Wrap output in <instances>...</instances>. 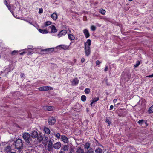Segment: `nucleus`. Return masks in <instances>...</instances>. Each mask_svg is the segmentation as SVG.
Listing matches in <instances>:
<instances>
[{"label":"nucleus","instance_id":"obj_1","mask_svg":"<svg viewBox=\"0 0 153 153\" xmlns=\"http://www.w3.org/2000/svg\"><path fill=\"white\" fill-rule=\"evenodd\" d=\"M24 142L20 139L18 138L14 141L13 144L15 146V149L17 152L18 153H23V149Z\"/></svg>","mask_w":153,"mask_h":153},{"label":"nucleus","instance_id":"obj_2","mask_svg":"<svg viewBox=\"0 0 153 153\" xmlns=\"http://www.w3.org/2000/svg\"><path fill=\"white\" fill-rule=\"evenodd\" d=\"M30 134L27 132H24L22 134V137L25 143L30 144L32 142V140L30 137Z\"/></svg>","mask_w":153,"mask_h":153},{"label":"nucleus","instance_id":"obj_3","mask_svg":"<svg viewBox=\"0 0 153 153\" xmlns=\"http://www.w3.org/2000/svg\"><path fill=\"white\" fill-rule=\"evenodd\" d=\"M85 50L86 56H88L91 53L90 47L87 46V45L85 42Z\"/></svg>","mask_w":153,"mask_h":153},{"label":"nucleus","instance_id":"obj_4","mask_svg":"<svg viewBox=\"0 0 153 153\" xmlns=\"http://www.w3.org/2000/svg\"><path fill=\"white\" fill-rule=\"evenodd\" d=\"M39 89L40 91H46L48 90H52L53 88L50 86H43L39 87Z\"/></svg>","mask_w":153,"mask_h":153},{"label":"nucleus","instance_id":"obj_5","mask_svg":"<svg viewBox=\"0 0 153 153\" xmlns=\"http://www.w3.org/2000/svg\"><path fill=\"white\" fill-rule=\"evenodd\" d=\"M54 51V48H47L44 49H42L41 51L44 52V54H48L51 53Z\"/></svg>","mask_w":153,"mask_h":153},{"label":"nucleus","instance_id":"obj_6","mask_svg":"<svg viewBox=\"0 0 153 153\" xmlns=\"http://www.w3.org/2000/svg\"><path fill=\"white\" fill-rule=\"evenodd\" d=\"M48 122L49 125H53L55 123L56 119L53 117H50L48 119Z\"/></svg>","mask_w":153,"mask_h":153},{"label":"nucleus","instance_id":"obj_7","mask_svg":"<svg viewBox=\"0 0 153 153\" xmlns=\"http://www.w3.org/2000/svg\"><path fill=\"white\" fill-rule=\"evenodd\" d=\"M38 134L37 132L35 130H34L30 133V136L32 138L35 139L38 136Z\"/></svg>","mask_w":153,"mask_h":153},{"label":"nucleus","instance_id":"obj_8","mask_svg":"<svg viewBox=\"0 0 153 153\" xmlns=\"http://www.w3.org/2000/svg\"><path fill=\"white\" fill-rule=\"evenodd\" d=\"M12 150L11 146L8 145L5 146L4 148V151L5 153H10Z\"/></svg>","mask_w":153,"mask_h":153},{"label":"nucleus","instance_id":"obj_9","mask_svg":"<svg viewBox=\"0 0 153 153\" xmlns=\"http://www.w3.org/2000/svg\"><path fill=\"white\" fill-rule=\"evenodd\" d=\"M67 33V31L65 30H63L60 31L59 34L57 35V36L58 38H60L62 36L65 35Z\"/></svg>","mask_w":153,"mask_h":153},{"label":"nucleus","instance_id":"obj_10","mask_svg":"<svg viewBox=\"0 0 153 153\" xmlns=\"http://www.w3.org/2000/svg\"><path fill=\"white\" fill-rule=\"evenodd\" d=\"M52 142L51 140H50L49 141V143L48 144L47 150L49 151H50L52 150L53 149V147H52Z\"/></svg>","mask_w":153,"mask_h":153},{"label":"nucleus","instance_id":"obj_11","mask_svg":"<svg viewBox=\"0 0 153 153\" xmlns=\"http://www.w3.org/2000/svg\"><path fill=\"white\" fill-rule=\"evenodd\" d=\"M51 30V32L55 33L57 31V30L56 28L54 25H52L48 27Z\"/></svg>","mask_w":153,"mask_h":153},{"label":"nucleus","instance_id":"obj_12","mask_svg":"<svg viewBox=\"0 0 153 153\" xmlns=\"http://www.w3.org/2000/svg\"><path fill=\"white\" fill-rule=\"evenodd\" d=\"M61 146V144L59 142H58L55 144L53 145V147L56 149H58Z\"/></svg>","mask_w":153,"mask_h":153},{"label":"nucleus","instance_id":"obj_13","mask_svg":"<svg viewBox=\"0 0 153 153\" xmlns=\"http://www.w3.org/2000/svg\"><path fill=\"white\" fill-rule=\"evenodd\" d=\"M42 140V143L45 146L46 145L49 141L48 137H44Z\"/></svg>","mask_w":153,"mask_h":153},{"label":"nucleus","instance_id":"obj_14","mask_svg":"<svg viewBox=\"0 0 153 153\" xmlns=\"http://www.w3.org/2000/svg\"><path fill=\"white\" fill-rule=\"evenodd\" d=\"M79 82V80L77 78H75L71 82V83L72 85H77Z\"/></svg>","mask_w":153,"mask_h":153},{"label":"nucleus","instance_id":"obj_15","mask_svg":"<svg viewBox=\"0 0 153 153\" xmlns=\"http://www.w3.org/2000/svg\"><path fill=\"white\" fill-rule=\"evenodd\" d=\"M83 33L85 35V37L86 38H88L90 36V34L89 33L88 30L87 29H85L83 30Z\"/></svg>","mask_w":153,"mask_h":153},{"label":"nucleus","instance_id":"obj_16","mask_svg":"<svg viewBox=\"0 0 153 153\" xmlns=\"http://www.w3.org/2000/svg\"><path fill=\"white\" fill-rule=\"evenodd\" d=\"M51 17L54 20H56L57 19V14L56 12H55L51 15Z\"/></svg>","mask_w":153,"mask_h":153},{"label":"nucleus","instance_id":"obj_17","mask_svg":"<svg viewBox=\"0 0 153 153\" xmlns=\"http://www.w3.org/2000/svg\"><path fill=\"white\" fill-rule=\"evenodd\" d=\"M61 139L65 143H67L68 141V140L67 137L65 136H61Z\"/></svg>","mask_w":153,"mask_h":153},{"label":"nucleus","instance_id":"obj_18","mask_svg":"<svg viewBox=\"0 0 153 153\" xmlns=\"http://www.w3.org/2000/svg\"><path fill=\"white\" fill-rule=\"evenodd\" d=\"M69 46H67L66 45H60L59 47H60L62 49H63L64 50H68L69 49Z\"/></svg>","mask_w":153,"mask_h":153},{"label":"nucleus","instance_id":"obj_19","mask_svg":"<svg viewBox=\"0 0 153 153\" xmlns=\"http://www.w3.org/2000/svg\"><path fill=\"white\" fill-rule=\"evenodd\" d=\"M99 98L98 97H96L94 99H92V102H91V106H94V105H93L94 103L96 102L97 101L99 100Z\"/></svg>","mask_w":153,"mask_h":153},{"label":"nucleus","instance_id":"obj_20","mask_svg":"<svg viewBox=\"0 0 153 153\" xmlns=\"http://www.w3.org/2000/svg\"><path fill=\"white\" fill-rule=\"evenodd\" d=\"M7 7H8V8L9 10H10V11L12 13V14L16 18H18L19 17V15H16V16H15L14 15V13H13V12L11 11L10 10V9H11V7L10 6V5H8V6H7Z\"/></svg>","mask_w":153,"mask_h":153},{"label":"nucleus","instance_id":"obj_21","mask_svg":"<svg viewBox=\"0 0 153 153\" xmlns=\"http://www.w3.org/2000/svg\"><path fill=\"white\" fill-rule=\"evenodd\" d=\"M44 130L46 134H50V131L48 128L44 127Z\"/></svg>","mask_w":153,"mask_h":153},{"label":"nucleus","instance_id":"obj_22","mask_svg":"<svg viewBox=\"0 0 153 153\" xmlns=\"http://www.w3.org/2000/svg\"><path fill=\"white\" fill-rule=\"evenodd\" d=\"M45 109L48 111H52L53 109V108L52 106H46L45 107Z\"/></svg>","mask_w":153,"mask_h":153},{"label":"nucleus","instance_id":"obj_23","mask_svg":"<svg viewBox=\"0 0 153 153\" xmlns=\"http://www.w3.org/2000/svg\"><path fill=\"white\" fill-rule=\"evenodd\" d=\"M105 122L107 123L108 125L109 126L111 124V119H110V118L108 117H106L105 118Z\"/></svg>","mask_w":153,"mask_h":153},{"label":"nucleus","instance_id":"obj_24","mask_svg":"<svg viewBox=\"0 0 153 153\" xmlns=\"http://www.w3.org/2000/svg\"><path fill=\"white\" fill-rule=\"evenodd\" d=\"M102 150L99 147H97L95 150V153H102Z\"/></svg>","mask_w":153,"mask_h":153},{"label":"nucleus","instance_id":"obj_25","mask_svg":"<svg viewBox=\"0 0 153 153\" xmlns=\"http://www.w3.org/2000/svg\"><path fill=\"white\" fill-rule=\"evenodd\" d=\"M39 31L41 33H42V34H45L47 33L48 32L47 30L45 29H39Z\"/></svg>","mask_w":153,"mask_h":153},{"label":"nucleus","instance_id":"obj_26","mask_svg":"<svg viewBox=\"0 0 153 153\" xmlns=\"http://www.w3.org/2000/svg\"><path fill=\"white\" fill-rule=\"evenodd\" d=\"M68 39L71 40H74V36L71 34H69L68 35Z\"/></svg>","mask_w":153,"mask_h":153},{"label":"nucleus","instance_id":"obj_27","mask_svg":"<svg viewBox=\"0 0 153 153\" xmlns=\"http://www.w3.org/2000/svg\"><path fill=\"white\" fill-rule=\"evenodd\" d=\"M85 153H94V150L92 148H90L89 149L87 150Z\"/></svg>","mask_w":153,"mask_h":153},{"label":"nucleus","instance_id":"obj_28","mask_svg":"<svg viewBox=\"0 0 153 153\" xmlns=\"http://www.w3.org/2000/svg\"><path fill=\"white\" fill-rule=\"evenodd\" d=\"M76 152L77 153H83L84 150L81 148H79Z\"/></svg>","mask_w":153,"mask_h":153},{"label":"nucleus","instance_id":"obj_29","mask_svg":"<svg viewBox=\"0 0 153 153\" xmlns=\"http://www.w3.org/2000/svg\"><path fill=\"white\" fill-rule=\"evenodd\" d=\"M90 146V144L89 143L87 142L86 143L84 146V148L86 149H88L89 148Z\"/></svg>","mask_w":153,"mask_h":153},{"label":"nucleus","instance_id":"obj_30","mask_svg":"<svg viewBox=\"0 0 153 153\" xmlns=\"http://www.w3.org/2000/svg\"><path fill=\"white\" fill-rule=\"evenodd\" d=\"M37 137V139L39 142H41L43 139V137H42V135H41L40 134H38V136Z\"/></svg>","mask_w":153,"mask_h":153},{"label":"nucleus","instance_id":"obj_31","mask_svg":"<svg viewBox=\"0 0 153 153\" xmlns=\"http://www.w3.org/2000/svg\"><path fill=\"white\" fill-rule=\"evenodd\" d=\"M126 77L125 78V79H126L127 81L129 80L131 77V74L129 73L126 74Z\"/></svg>","mask_w":153,"mask_h":153},{"label":"nucleus","instance_id":"obj_32","mask_svg":"<svg viewBox=\"0 0 153 153\" xmlns=\"http://www.w3.org/2000/svg\"><path fill=\"white\" fill-rule=\"evenodd\" d=\"M84 91L86 94H88L90 92V90L89 88H87L85 89Z\"/></svg>","mask_w":153,"mask_h":153},{"label":"nucleus","instance_id":"obj_33","mask_svg":"<svg viewBox=\"0 0 153 153\" xmlns=\"http://www.w3.org/2000/svg\"><path fill=\"white\" fill-rule=\"evenodd\" d=\"M87 45V46H89V47H90V46L91 45V41L89 39H88L86 43H85Z\"/></svg>","mask_w":153,"mask_h":153},{"label":"nucleus","instance_id":"obj_34","mask_svg":"<svg viewBox=\"0 0 153 153\" xmlns=\"http://www.w3.org/2000/svg\"><path fill=\"white\" fill-rule=\"evenodd\" d=\"M148 111L149 113H152L153 112V105L149 108Z\"/></svg>","mask_w":153,"mask_h":153},{"label":"nucleus","instance_id":"obj_35","mask_svg":"<svg viewBox=\"0 0 153 153\" xmlns=\"http://www.w3.org/2000/svg\"><path fill=\"white\" fill-rule=\"evenodd\" d=\"M64 151H67L68 149V147L67 145H64L62 148Z\"/></svg>","mask_w":153,"mask_h":153},{"label":"nucleus","instance_id":"obj_36","mask_svg":"<svg viewBox=\"0 0 153 153\" xmlns=\"http://www.w3.org/2000/svg\"><path fill=\"white\" fill-rule=\"evenodd\" d=\"M86 97L85 95H82L81 97V100L83 102H85L86 100Z\"/></svg>","mask_w":153,"mask_h":153},{"label":"nucleus","instance_id":"obj_37","mask_svg":"<svg viewBox=\"0 0 153 153\" xmlns=\"http://www.w3.org/2000/svg\"><path fill=\"white\" fill-rule=\"evenodd\" d=\"M145 120L143 119L139 120L138 123L140 125H142L145 122Z\"/></svg>","mask_w":153,"mask_h":153},{"label":"nucleus","instance_id":"obj_38","mask_svg":"<svg viewBox=\"0 0 153 153\" xmlns=\"http://www.w3.org/2000/svg\"><path fill=\"white\" fill-rule=\"evenodd\" d=\"M51 23V22L49 21H47L45 22V27H46L47 26H48L50 25Z\"/></svg>","mask_w":153,"mask_h":153},{"label":"nucleus","instance_id":"obj_39","mask_svg":"<svg viewBox=\"0 0 153 153\" xmlns=\"http://www.w3.org/2000/svg\"><path fill=\"white\" fill-rule=\"evenodd\" d=\"M18 52L17 51L14 50L11 53V54L12 55H16Z\"/></svg>","mask_w":153,"mask_h":153},{"label":"nucleus","instance_id":"obj_40","mask_svg":"<svg viewBox=\"0 0 153 153\" xmlns=\"http://www.w3.org/2000/svg\"><path fill=\"white\" fill-rule=\"evenodd\" d=\"M140 62L139 60L137 61L136 64L134 65L135 67H137L140 65Z\"/></svg>","mask_w":153,"mask_h":153},{"label":"nucleus","instance_id":"obj_41","mask_svg":"<svg viewBox=\"0 0 153 153\" xmlns=\"http://www.w3.org/2000/svg\"><path fill=\"white\" fill-rule=\"evenodd\" d=\"M105 10L103 9H101L100 11V13L102 15H104L105 13Z\"/></svg>","mask_w":153,"mask_h":153},{"label":"nucleus","instance_id":"obj_42","mask_svg":"<svg viewBox=\"0 0 153 153\" xmlns=\"http://www.w3.org/2000/svg\"><path fill=\"white\" fill-rule=\"evenodd\" d=\"M91 30L92 31H95L96 29V27L94 25H92L91 27Z\"/></svg>","mask_w":153,"mask_h":153},{"label":"nucleus","instance_id":"obj_43","mask_svg":"<svg viewBox=\"0 0 153 153\" xmlns=\"http://www.w3.org/2000/svg\"><path fill=\"white\" fill-rule=\"evenodd\" d=\"M55 136L58 139H59L60 138V134L59 133H57V134H55Z\"/></svg>","mask_w":153,"mask_h":153},{"label":"nucleus","instance_id":"obj_44","mask_svg":"<svg viewBox=\"0 0 153 153\" xmlns=\"http://www.w3.org/2000/svg\"><path fill=\"white\" fill-rule=\"evenodd\" d=\"M43 12V9L42 8H39V14H41V13H42Z\"/></svg>","mask_w":153,"mask_h":153},{"label":"nucleus","instance_id":"obj_45","mask_svg":"<svg viewBox=\"0 0 153 153\" xmlns=\"http://www.w3.org/2000/svg\"><path fill=\"white\" fill-rule=\"evenodd\" d=\"M101 63V62H100L99 60H97L96 62V65H99Z\"/></svg>","mask_w":153,"mask_h":153},{"label":"nucleus","instance_id":"obj_46","mask_svg":"<svg viewBox=\"0 0 153 153\" xmlns=\"http://www.w3.org/2000/svg\"><path fill=\"white\" fill-rule=\"evenodd\" d=\"M85 61V59L83 57L81 59V62H82L83 63V62Z\"/></svg>","mask_w":153,"mask_h":153},{"label":"nucleus","instance_id":"obj_47","mask_svg":"<svg viewBox=\"0 0 153 153\" xmlns=\"http://www.w3.org/2000/svg\"><path fill=\"white\" fill-rule=\"evenodd\" d=\"M108 69V67L107 66H106L105 68L104 71H107Z\"/></svg>","mask_w":153,"mask_h":153},{"label":"nucleus","instance_id":"obj_48","mask_svg":"<svg viewBox=\"0 0 153 153\" xmlns=\"http://www.w3.org/2000/svg\"><path fill=\"white\" fill-rule=\"evenodd\" d=\"M113 108H114V106L113 105H111L110 106V110H112V109H113Z\"/></svg>","mask_w":153,"mask_h":153},{"label":"nucleus","instance_id":"obj_49","mask_svg":"<svg viewBox=\"0 0 153 153\" xmlns=\"http://www.w3.org/2000/svg\"><path fill=\"white\" fill-rule=\"evenodd\" d=\"M25 52H22V53H20V54L21 55H23L25 53Z\"/></svg>","mask_w":153,"mask_h":153},{"label":"nucleus","instance_id":"obj_50","mask_svg":"<svg viewBox=\"0 0 153 153\" xmlns=\"http://www.w3.org/2000/svg\"><path fill=\"white\" fill-rule=\"evenodd\" d=\"M148 77H151V78L152 77H153V74H152V75H149V76H148Z\"/></svg>","mask_w":153,"mask_h":153},{"label":"nucleus","instance_id":"obj_51","mask_svg":"<svg viewBox=\"0 0 153 153\" xmlns=\"http://www.w3.org/2000/svg\"><path fill=\"white\" fill-rule=\"evenodd\" d=\"M24 75V74L21 73V77H22Z\"/></svg>","mask_w":153,"mask_h":153},{"label":"nucleus","instance_id":"obj_52","mask_svg":"<svg viewBox=\"0 0 153 153\" xmlns=\"http://www.w3.org/2000/svg\"><path fill=\"white\" fill-rule=\"evenodd\" d=\"M144 123H145L146 125V126H148V124L147 123V121L146 120L145 121Z\"/></svg>","mask_w":153,"mask_h":153},{"label":"nucleus","instance_id":"obj_53","mask_svg":"<svg viewBox=\"0 0 153 153\" xmlns=\"http://www.w3.org/2000/svg\"><path fill=\"white\" fill-rule=\"evenodd\" d=\"M5 4L7 6H8V5H7V4H8L7 2V1H5Z\"/></svg>","mask_w":153,"mask_h":153},{"label":"nucleus","instance_id":"obj_54","mask_svg":"<svg viewBox=\"0 0 153 153\" xmlns=\"http://www.w3.org/2000/svg\"><path fill=\"white\" fill-rule=\"evenodd\" d=\"M73 151V149H71L70 150V152L69 153H72V152Z\"/></svg>","mask_w":153,"mask_h":153},{"label":"nucleus","instance_id":"obj_55","mask_svg":"<svg viewBox=\"0 0 153 153\" xmlns=\"http://www.w3.org/2000/svg\"><path fill=\"white\" fill-rule=\"evenodd\" d=\"M59 153H65V152H64V151H61Z\"/></svg>","mask_w":153,"mask_h":153},{"label":"nucleus","instance_id":"obj_56","mask_svg":"<svg viewBox=\"0 0 153 153\" xmlns=\"http://www.w3.org/2000/svg\"><path fill=\"white\" fill-rule=\"evenodd\" d=\"M32 54V52H28V55H29V54Z\"/></svg>","mask_w":153,"mask_h":153},{"label":"nucleus","instance_id":"obj_57","mask_svg":"<svg viewBox=\"0 0 153 153\" xmlns=\"http://www.w3.org/2000/svg\"><path fill=\"white\" fill-rule=\"evenodd\" d=\"M78 105L80 107V105H79V104L76 105V106H77Z\"/></svg>","mask_w":153,"mask_h":153},{"label":"nucleus","instance_id":"obj_58","mask_svg":"<svg viewBox=\"0 0 153 153\" xmlns=\"http://www.w3.org/2000/svg\"><path fill=\"white\" fill-rule=\"evenodd\" d=\"M116 101V99H114L113 100V101H114H114Z\"/></svg>","mask_w":153,"mask_h":153},{"label":"nucleus","instance_id":"obj_59","mask_svg":"<svg viewBox=\"0 0 153 153\" xmlns=\"http://www.w3.org/2000/svg\"><path fill=\"white\" fill-rule=\"evenodd\" d=\"M10 153H16V152H10Z\"/></svg>","mask_w":153,"mask_h":153},{"label":"nucleus","instance_id":"obj_60","mask_svg":"<svg viewBox=\"0 0 153 153\" xmlns=\"http://www.w3.org/2000/svg\"><path fill=\"white\" fill-rule=\"evenodd\" d=\"M129 1H132L133 0H128Z\"/></svg>","mask_w":153,"mask_h":153},{"label":"nucleus","instance_id":"obj_61","mask_svg":"<svg viewBox=\"0 0 153 153\" xmlns=\"http://www.w3.org/2000/svg\"><path fill=\"white\" fill-rule=\"evenodd\" d=\"M32 48H30V47H29V49H31Z\"/></svg>","mask_w":153,"mask_h":153},{"label":"nucleus","instance_id":"obj_62","mask_svg":"<svg viewBox=\"0 0 153 153\" xmlns=\"http://www.w3.org/2000/svg\"><path fill=\"white\" fill-rule=\"evenodd\" d=\"M32 48H30V47H29V49H31Z\"/></svg>","mask_w":153,"mask_h":153},{"label":"nucleus","instance_id":"obj_63","mask_svg":"<svg viewBox=\"0 0 153 153\" xmlns=\"http://www.w3.org/2000/svg\"><path fill=\"white\" fill-rule=\"evenodd\" d=\"M1 146V144L0 143V146Z\"/></svg>","mask_w":153,"mask_h":153},{"label":"nucleus","instance_id":"obj_64","mask_svg":"<svg viewBox=\"0 0 153 153\" xmlns=\"http://www.w3.org/2000/svg\"><path fill=\"white\" fill-rule=\"evenodd\" d=\"M70 1H71V0H69Z\"/></svg>","mask_w":153,"mask_h":153}]
</instances>
